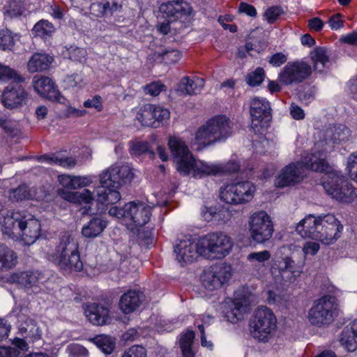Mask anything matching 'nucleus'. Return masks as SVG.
Instances as JSON below:
<instances>
[{
  "instance_id": "nucleus-1",
  "label": "nucleus",
  "mask_w": 357,
  "mask_h": 357,
  "mask_svg": "<svg viewBox=\"0 0 357 357\" xmlns=\"http://www.w3.org/2000/svg\"><path fill=\"white\" fill-rule=\"evenodd\" d=\"M343 225L332 214L317 217L310 214L296 227L302 237L319 241L326 245L335 242L340 237Z\"/></svg>"
},
{
  "instance_id": "nucleus-2",
  "label": "nucleus",
  "mask_w": 357,
  "mask_h": 357,
  "mask_svg": "<svg viewBox=\"0 0 357 357\" xmlns=\"http://www.w3.org/2000/svg\"><path fill=\"white\" fill-rule=\"evenodd\" d=\"M328 168L323 153L320 152L307 155L301 162L291 163L284 167L275 180L278 188L294 185L303 181L306 176L307 169L317 172H324Z\"/></svg>"
},
{
  "instance_id": "nucleus-3",
  "label": "nucleus",
  "mask_w": 357,
  "mask_h": 357,
  "mask_svg": "<svg viewBox=\"0 0 357 357\" xmlns=\"http://www.w3.org/2000/svg\"><path fill=\"white\" fill-rule=\"evenodd\" d=\"M231 122L224 115H217L208 119L196 132L193 146L202 150L215 143L225 141L231 135Z\"/></svg>"
},
{
  "instance_id": "nucleus-4",
  "label": "nucleus",
  "mask_w": 357,
  "mask_h": 357,
  "mask_svg": "<svg viewBox=\"0 0 357 357\" xmlns=\"http://www.w3.org/2000/svg\"><path fill=\"white\" fill-rule=\"evenodd\" d=\"M78 248L77 241L66 232L60 237L55 250L48 255L47 259L63 271H79L83 264Z\"/></svg>"
},
{
  "instance_id": "nucleus-5",
  "label": "nucleus",
  "mask_w": 357,
  "mask_h": 357,
  "mask_svg": "<svg viewBox=\"0 0 357 357\" xmlns=\"http://www.w3.org/2000/svg\"><path fill=\"white\" fill-rule=\"evenodd\" d=\"M328 168L323 177L322 185L326 192L337 201L349 204L357 199V189L339 172Z\"/></svg>"
},
{
  "instance_id": "nucleus-6",
  "label": "nucleus",
  "mask_w": 357,
  "mask_h": 357,
  "mask_svg": "<svg viewBox=\"0 0 357 357\" xmlns=\"http://www.w3.org/2000/svg\"><path fill=\"white\" fill-rule=\"evenodd\" d=\"M277 327V319L271 310L265 306L255 310L250 320L251 335L260 342H268Z\"/></svg>"
},
{
  "instance_id": "nucleus-7",
  "label": "nucleus",
  "mask_w": 357,
  "mask_h": 357,
  "mask_svg": "<svg viewBox=\"0 0 357 357\" xmlns=\"http://www.w3.org/2000/svg\"><path fill=\"white\" fill-rule=\"evenodd\" d=\"M337 299L325 295L318 299L308 312L307 318L313 326L321 327L332 323L337 314Z\"/></svg>"
},
{
  "instance_id": "nucleus-8",
  "label": "nucleus",
  "mask_w": 357,
  "mask_h": 357,
  "mask_svg": "<svg viewBox=\"0 0 357 357\" xmlns=\"http://www.w3.org/2000/svg\"><path fill=\"white\" fill-rule=\"evenodd\" d=\"M169 148L176 162L177 170L183 175L192 174L195 178H198L195 165L197 162H203L200 160H196L190 153L188 146L181 139L171 137L169 139Z\"/></svg>"
},
{
  "instance_id": "nucleus-9",
  "label": "nucleus",
  "mask_w": 357,
  "mask_h": 357,
  "mask_svg": "<svg viewBox=\"0 0 357 357\" xmlns=\"http://www.w3.org/2000/svg\"><path fill=\"white\" fill-rule=\"evenodd\" d=\"M255 190V186L250 181H241L222 186L219 196L221 201L226 204H244L253 199Z\"/></svg>"
},
{
  "instance_id": "nucleus-10",
  "label": "nucleus",
  "mask_w": 357,
  "mask_h": 357,
  "mask_svg": "<svg viewBox=\"0 0 357 357\" xmlns=\"http://www.w3.org/2000/svg\"><path fill=\"white\" fill-rule=\"evenodd\" d=\"M151 208L142 202H130L123 208L113 206L109 214L118 218H130L137 227H142L150 220Z\"/></svg>"
},
{
  "instance_id": "nucleus-11",
  "label": "nucleus",
  "mask_w": 357,
  "mask_h": 357,
  "mask_svg": "<svg viewBox=\"0 0 357 357\" xmlns=\"http://www.w3.org/2000/svg\"><path fill=\"white\" fill-rule=\"evenodd\" d=\"M204 256L214 255V258L221 259L229 255L233 243L231 238L222 233H211L200 239Z\"/></svg>"
},
{
  "instance_id": "nucleus-12",
  "label": "nucleus",
  "mask_w": 357,
  "mask_h": 357,
  "mask_svg": "<svg viewBox=\"0 0 357 357\" xmlns=\"http://www.w3.org/2000/svg\"><path fill=\"white\" fill-rule=\"evenodd\" d=\"M249 231L252 238L258 243L268 241L273 233V224L271 217L264 211L252 214L248 221Z\"/></svg>"
},
{
  "instance_id": "nucleus-13",
  "label": "nucleus",
  "mask_w": 357,
  "mask_h": 357,
  "mask_svg": "<svg viewBox=\"0 0 357 357\" xmlns=\"http://www.w3.org/2000/svg\"><path fill=\"white\" fill-rule=\"evenodd\" d=\"M312 73L310 64L303 61L289 62L279 73V81L286 85L300 84L308 78Z\"/></svg>"
},
{
  "instance_id": "nucleus-14",
  "label": "nucleus",
  "mask_w": 357,
  "mask_h": 357,
  "mask_svg": "<svg viewBox=\"0 0 357 357\" xmlns=\"http://www.w3.org/2000/svg\"><path fill=\"white\" fill-rule=\"evenodd\" d=\"M250 112L252 116L250 128L255 134L261 133L271 119L269 102L264 98H254L250 102Z\"/></svg>"
},
{
  "instance_id": "nucleus-15",
  "label": "nucleus",
  "mask_w": 357,
  "mask_h": 357,
  "mask_svg": "<svg viewBox=\"0 0 357 357\" xmlns=\"http://www.w3.org/2000/svg\"><path fill=\"white\" fill-rule=\"evenodd\" d=\"M231 276V267L225 264H216L205 271L201 276L203 285L210 291L218 289Z\"/></svg>"
},
{
  "instance_id": "nucleus-16",
  "label": "nucleus",
  "mask_w": 357,
  "mask_h": 357,
  "mask_svg": "<svg viewBox=\"0 0 357 357\" xmlns=\"http://www.w3.org/2000/svg\"><path fill=\"white\" fill-rule=\"evenodd\" d=\"M100 183L105 186L120 188L123 183L130 182L134 177L132 169L128 165H113L100 174Z\"/></svg>"
},
{
  "instance_id": "nucleus-17",
  "label": "nucleus",
  "mask_w": 357,
  "mask_h": 357,
  "mask_svg": "<svg viewBox=\"0 0 357 357\" xmlns=\"http://www.w3.org/2000/svg\"><path fill=\"white\" fill-rule=\"evenodd\" d=\"M274 265L277 267L280 277L284 282H294L303 272L302 264L296 262L292 256L285 255L282 250L278 252Z\"/></svg>"
},
{
  "instance_id": "nucleus-18",
  "label": "nucleus",
  "mask_w": 357,
  "mask_h": 357,
  "mask_svg": "<svg viewBox=\"0 0 357 357\" xmlns=\"http://www.w3.org/2000/svg\"><path fill=\"white\" fill-rule=\"evenodd\" d=\"M200 240L197 242L190 239L181 240L179 243L174 247V252L176 255V259L183 266L187 263H192L199 255H203L201 250Z\"/></svg>"
},
{
  "instance_id": "nucleus-19",
  "label": "nucleus",
  "mask_w": 357,
  "mask_h": 357,
  "mask_svg": "<svg viewBox=\"0 0 357 357\" xmlns=\"http://www.w3.org/2000/svg\"><path fill=\"white\" fill-rule=\"evenodd\" d=\"M14 82L4 89L1 98L3 105L9 109L20 107L27 98V93L20 84L22 82Z\"/></svg>"
},
{
  "instance_id": "nucleus-20",
  "label": "nucleus",
  "mask_w": 357,
  "mask_h": 357,
  "mask_svg": "<svg viewBox=\"0 0 357 357\" xmlns=\"http://www.w3.org/2000/svg\"><path fill=\"white\" fill-rule=\"evenodd\" d=\"M250 294L244 290H238L234 293L233 307L227 312L229 321L236 323L243 319L244 314L250 311Z\"/></svg>"
},
{
  "instance_id": "nucleus-21",
  "label": "nucleus",
  "mask_w": 357,
  "mask_h": 357,
  "mask_svg": "<svg viewBox=\"0 0 357 357\" xmlns=\"http://www.w3.org/2000/svg\"><path fill=\"white\" fill-rule=\"evenodd\" d=\"M20 225L21 230L18 236L28 245L33 244L40 236L41 226L40 222L30 214L24 212Z\"/></svg>"
},
{
  "instance_id": "nucleus-22",
  "label": "nucleus",
  "mask_w": 357,
  "mask_h": 357,
  "mask_svg": "<svg viewBox=\"0 0 357 357\" xmlns=\"http://www.w3.org/2000/svg\"><path fill=\"white\" fill-rule=\"evenodd\" d=\"M160 12L169 21H176L190 14L192 8L183 0H173L160 5Z\"/></svg>"
},
{
  "instance_id": "nucleus-23",
  "label": "nucleus",
  "mask_w": 357,
  "mask_h": 357,
  "mask_svg": "<svg viewBox=\"0 0 357 357\" xmlns=\"http://www.w3.org/2000/svg\"><path fill=\"white\" fill-rule=\"evenodd\" d=\"M35 91L41 96L52 101L62 102L64 98L61 96L52 80L45 76H35L33 79Z\"/></svg>"
},
{
  "instance_id": "nucleus-24",
  "label": "nucleus",
  "mask_w": 357,
  "mask_h": 357,
  "mask_svg": "<svg viewBox=\"0 0 357 357\" xmlns=\"http://www.w3.org/2000/svg\"><path fill=\"white\" fill-rule=\"evenodd\" d=\"M198 178H202L205 176H216L224 173H234L239 170L240 167L235 161H229L226 165H208L206 162H197L195 165Z\"/></svg>"
},
{
  "instance_id": "nucleus-25",
  "label": "nucleus",
  "mask_w": 357,
  "mask_h": 357,
  "mask_svg": "<svg viewBox=\"0 0 357 357\" xmlns=\"http://www.w3.org/2000/svg\"><path fill=\"white\" fill-rule=\"evenodd\" d=\"M24 212L14 211L10 215H7L0 218V225L4 234L8 237H17L21 230L20 225L22 224V220Z\"/></svg>"
},
{
  "instance_id": "nucleus-26",
  "label": "nucleus",
  "mask_w": 357,
  "mask_h": 357,
  "mask_svg": "<svg viewBox=\"0 0 357 357\" xmlns=\"http://www.w3.org/2000/svg\"><path fill=\"white\" fill-rule=\"evenodd\" d=\"M85 314L91 324L97 326L108 324L112 321L109 309L101 304L93 303L88 305Z\"/></svg>"
},
{
  "instance_id": "nucleus-27",
  "label": "nucleus",
  "mask_w": 357,
  "mask_h": 357,
  "mask_svg": "<svg viewBox=\"0 0 357 357\" xmlns=\"http://www.w3.org/2000/svg\"><path fill=\"white\" fill-rule=\"evenodd\" d=\"M143 294L139 291L128 290L124 293L119 300V307L124 314L135 312L141 305Z\"/></svg>"
},
{
  "instance_id": "nucleus-28",
  "label": "nucleus",
  "mask_w": 357,
  "mask_h": 357,
  "mask_svg": "<svg viewBox=\"0 0 357 357\" xmlns=\"http://www.w3.org/2000/svg\"><path fill=\"white\" fill-rule=\"evenodd\" d=\"M204 86V80L202 78L184 77L178 84L177 91L184 95H196L201 92Z\"/></svg>"
},
{
  "instance_id": "nucleus-29",
  "label": "nucleus",
  "mask_w": 357,
  "mask_h": 357,
  "mask_svg": "<svg viewBox=\"0 0 357 357\" xmlns=\"http://www.w3.org/2000/svg\"><path fill=\"white\" fill-rule=\"evenodd\" d=\"M340 342L349 351L357 349V319L342 330Z\"/></svg>"
},
{
  "instance_id": "nucleus-30",
  "label": "nucleus",
  "mask_w": 357,
  "mask_h": 357,
  "mask_svg": "<svg viewBox=\"0 0 357 357\" xmlns=\"http://www.w3.org/2000/svg\"><path fill=\"white\" fill-rule=\"evenodd\" d=\"M310 58L313 64V69L318 73H323L330 63L328 50L324 47H316L310 53Z\"/></svg>"
},
{
  "instance_id": "nucleus-31",
  "label": "nucleus",
  "mask_w": 357,
  "mask_h": 357,
  "mask_svg": "<svg viewBox=\"0 0 357 357\" xmlns=\"http://www.w3.org/2000/svg\"><path fill=\"white\" fill-rule=\"evenodd\" d=\"M96 190V201L104 205L115 204L121 199L119 188L102 185Z\"/></svg>"
},
{
  "instance_id": "nucleus-32",
  "label": "nucleus",
  "mask_w": 357,
  "mask_h": 357,
  "mask_svg": "<svg viewBox=\"0 0 357 357\" xmlns=\"http://www.w3.org/2000/svg\"><path fill=\"white\" fill-rule=\"evenodd\" d=\"M53 61V58L47 54L35 53L27 63L29 73L42 72L47 70Z\"/></svg>"
},
{
  "instance_id": "nucleus-33",
  "label": "nucleus",
  "mask_w": 357,
  "mask_h": 357,
  "mask_svg": "<svg viewBox=\"0 0 357 357\" xmlns=\"http://www.w3.org/2000/svg\"><path fill=\"white\" fill-rule=\"evenodd\" d=\"M17 263L16 253L3 243H0V271L13 268Z\"/></svg>"
},
{
  "instance_id": "nucleus-34",
  "label": "nucleus",
  "mask_w": 357,
  "mask_h": 357,
  "mask_svg": "<svg viewBox=\"0 0 357 357\" xmlns=\"http://www.w3.org/2000/svg\"><path fill=\"white\" fill-rule=\"evenodd\" d=\"M107 227V222L102 218H93L82 229V234L86 238H95L100 234Z\"/></svg>"
},
{
  "instance_id": "nucleus-35",
  "label": "nucleus",
  "mask_w": 357,
  "mask_h": 357,
  "mask_svg": "<svg viewBox=\"0 0 357 357\" xmlns=\"http://www.w3.org/2000/svg\"><path fill=\"white\" fill-rule=\"evenodd\" d=\"M271 252L266 250L250 253L247 259L259 273H263L266 270L265 263L271 259Z\"/></svg>"
},
{
  "instance_id": "nucleus-36",
  "label": "nucleus",
  "mask_w": 357,
  "mask_h": 357,
  "mask_svg": "<svg viewBox=\"0 0 357 357\" xmlns=\"http://www.w3.org/2000/svg\"><path fill=\"white\" fill-rule=\"evenodd\" d=\"M40 160L68 169L74 167L77 162V160L73 157H63L58 154H52L51 156L47 155H42Z\"/></svg>"
},
{
  "instance_id": "nucleus-37",
  "label": "nucleus",
  "mask_w": 357,
  "mask_h": 357,
  "mask_svg": "<svg viewBox=\"0 0 357 357\" xmlns=\"http://www.w3.org/2000/svg\"><path fill=\"white\" fill-rule=\"evenodd\" d=\"M195 337V334L192 331H188L181 335L179 344L183 357H195V352L192 347Z\"/></svg>"
},
{
  "instance_id": "nucleus-38",
  "label": "nucleus",
  "mask_w": 357,
  "mask_h": 357,
  "mask_svg": "<svg viewBox=\"0 0 357 357\" xmlns=\"http://www.w3.org/2000/svg\"><path fill=\"white\" fill-rule=\"evenodd\" d=\"M153 105L146 104L141 107L137 112L135 119L143 126L152 127L155 121L153 120Z\"/></svg>"
},
{
  "instance_id": "nucleus-39",
  "label": "nucleus",
  "mask_w": 357,
  "mask_h": 357,
  "mask_svg": "<svg viewBox=\"0 0 357 357\" xmlns=\"http://www.w3.org/2000/svg\"><path fill=\"white\" fill-rule=\"evenodd\" d=\"M130 153L132 155L139 156L144 153H148L150 158L155 156L154 151L151 149L149 144L146 141L135 140L130 142Z\"/></svg>"
},
{
  "instance_id": "nucleus-40",
  "label": "nucleus",
  "mask_w": 357,
  "mask_h": 357,
  "mask_svg": "<svg viewBox=\"0 0 357 357\" xmlns=\"http://www.w3.org/2000/svg\"><path fill=\"white\" fill-rule=\"evenodd\" d=\"M38 275L36 273L24 271L14 275V280L24 287L35 286L38 282Z\"/></svg>"
},
{
  "instance_id": "nucleus-41",
  "label": "nucleus",
  "mask_w": 357,
  "mask_h": 357,
  "mask_svg": "<svg viewBox=\"0 0 357 357\" xmlns=\"http://www.w3.org/2000/svg\"><path fill=\"white\" fill-rule=\"evenodd\" d=\"M31 197L29 187L24 184L10 190L8 195L9 199L14 202L29 199Z\"/></svg>"
},
{
  "instance_id": "nucleus-42",
  "label": "nucleus",
  "mask_w": 357,
  "mask_h": 357,
  "mask_svg": "<svg viewBox=\"0 0 357 357\" xmlns=\"http://www.w3.org/2000/svg\"><path fill=\"white\" fill-rule=\"evenodd\" d=\"M154 111L153 112V118L155 121L152 128H158L164 121H167L170 116L169 111L160 106L153 105Z\"/></svg>"
},
{
  "instance_id": "nucleus-43",
  "label": "nucleus",
  "mask_w": 357,
  "mask_h": 357,
  "mask_svg": "<svg viewBox=\"0 0 357 357\" xmlns=\"http://www.w3.org/2000/svg\"><path fill=\"white\" fill-rule=\"evenodd\" d=\"M3 13L5 16L16 17L20 16L23 13L22 4L17 1H9L3 8Z\"/></svg>"
},
{
  "instance_id": "nucleus-44",
  "label": "nucleus",
  "mask_w": 357,
  "mask_h": 357,
  "mask_svg": "<svg viewBox=\"0 0 357 357\" xmlns=\"http://www.w3.org/2000/svg\"><path fill=\"white\" fill-rule=\"evenodd\" d=\"M33 31L36 35L40 37L50 36L54 31V27L52 23L47 20H40L33 26Z\"/></svg>"
},
{
  "instance_id": "nucleus-45",
  "label": "nucleus",
  "mask_w": 357,
  "mask_h": 357,
  "mask_svg": "<svg viewBox=\"0 0 357 357\" xmlns=\"http://www.w3.org/2000/svg\"><path fill=\"white\" fill-rule=\"evenodd\" d=\"M265 78V71L261 68H257L254 71L250 73L246 76V82L251 86L260 85Z\"/></svg>"
},
{
  "instance_id": "nucleus-46",
  "label": "nucleus",
  "mask_w": 357,
  "mask_h": 357,
  "mask_svg": "<svg viewBox=\"0 0 357 357\" xmlns=\"http://www.w3.org/2000/svg\"><path fill=\"white\" fill-rule=\"evenodd\" d=\"M0 79L17 82H24V79L14 69L0 63Z\"/></svg>"
},
{
  "instance_id": "nucleus-47",
  "label": "nucleus",
  "mask_w": 357,
  "mask_h": 357,
  "mask_svg": "<svg viewBox=\"0 0 357 357\" xmlns=\"http://www.w3.org/2000/svg\"><path fill=\"white\" fill-rule=\"evenodd\" d=\"M350 136V130L344 125H339L332 131V139L334 142L347 141Z\"/></svg>"
},
{
  "instance_id": "nucleus-48",
  "label": "nucleus",
  "mask_w": 357,
  "mask_h": 357,
  "mask_svg": "<svg viewBox=\"0 0 357 357\" xmlns=\"http://www.w3.org/2000/svg\"><path fill=\"white\" fill-rule=\"evenodd\" d=\"M14 46V39L12 33L8 29L0 31V49L2 50H11Z\"/></svg>"
},
{
  "instance_id": "nucleus-49",
  "label": "nucleus",
  "mask_w": 357,
  "mask_h": 357,
  "mask_svg": "<svg viewBox=\"0 0 357 357\" xmlns=\"http://www.w3.org/2000/svg\"><path fill=\"white\" fill-rule=\"evenodd\" d=\"M157 54L167 64L175 63L181 59V54L176 50H162Z\"/></svg>"
},
{
  "instance_id": "nucleus-50",
  "label": "nucleus",
  "mask_w": 357,
  "mask_h": 357,
  "mask_svg": "<svg viewBox=\"0 0 357 357\" xmlns=\"http://www.w3.org/2000/svg\"><path fill=\"white\" fill-rule=\"evenodd\" d=\"M283 13L284 12L281 7L271 6L266 10L264 17L268 23L273 24L276 22Z\"/></svg>"
},
{
  "instance_id": "nucleus-51",
  "label": "nucleus",
  "mask_w": 357,
  "mask_h": 357,
  "mask_svg": "<svg viewBox=\"0 0 357 357\" xmlns=\"http://www.w3.org/2000/svg\"><path fill=\"white\" fill-rule=\"evenodd\" d=\"M121 357H147V351L144 347L136 344L126 349Z\"/></svg>"
},
{
  "instance_id": "nucleus-52",
  "label": "nucleus",
  "mask_w": 357,
  "mask_h": 357,
  "mask_svg": "<svg viewBox=\"0 0 357 357\" xmlns=\"http://www.w3.org/2000/svg\"><path fill=\"white\" fill-rule=\"evenodd\" d=\"M266 47V43L264 41H251L247 42L245 47L247 52L252 56H255V53L259 54L263 51Z\"/></svg>"
},
{
  "instance_id": "nucleus-53",
  "label": "nucleus",
  "mask_w": 357,
  "mask_h": 357,
  "mask_svg": "<svg viewBox=\"0 0 357 357\" xmlns=\"http://www.w3.org/2000/svg\"><path fill=\"white\" fill-rule=\"evenodd\" d=\"M347 169L350 176L357 183V152L349 156L347 159Z\"/></svg>"
},
{
  "instance_id": "nucleus-54",
  "label": "nucleus",
  "mask_w": 357,
  "mask_h": 357,
  "mask_svg": "<svg viewBox=\"0 0 357 357\" xmlns=\"http://www.w3.org/2000/svg\"><path fill=\"white\" fill-rule=\"evenodd\" d=\"M144 91L152 96H158L165 89V86L161 82H153L144 86Z\"/></svg>"
},
{
  "instance_id": "nucleus-55",
  "label": "nucleus",
  "mask_w": 357,
  "mask_h": 357,
  "mask_svg": "<svg viewBox=\"0 0 357 357\" xmlns=\"http://www.w3.org/2000/svg\"><path fill=\"white\" fill-rule=\"evenodd\" d=\"M84 107L86 108H94L98 112H101L103 109L102 99L100 96L96 95L93 98L85 100Z\"/></svg>"
},
{
  "instance_id": "nucleus-56",
  "label": "nucleus",
  "mask_w": 357,
  "mask_h": 357,
  "mask_svg": "<svg viewBox=\"0 0 357 357\" xmlns=\"http://www.w3.org/2000/svg\"><path fill=\"white\" fill-rule=\"evenodd\" d=\"M86 55V51L80 47H71L69 50V58L70 59L82 62L85 60Z\"/></svg>"
},
{
  "instance_id": "nucleus-57",
  "label": "nucleus",
  "mask_w": 357,
  "mask_h": 357,
  "mask_svg": "<svg viewBox=\"0 0 357 357\" xmlns=\"http://www.w3.org/2000/svg\"><path fill=\"white\" fill-rule=\"evenodd\" d=\"M287 58L284 54L282 52H278L271 56L268 59V62L273 66L278 67L287 61Z\"/></svg>"
},
{
  "instance_id": "nucleus-58",
  "label": "nucleus",
  "mask_w": 357,
  "mask_h": 357,
  "mask_svg": "<svg viewBox=\"0 0 357 357\" xmlns=\"http://www.w3.org/2000/svg\"><path fill=\"white\" fill-rule=\"evenodd\" d=\"M98 344L105 354H111L114 349V343L109 342L107 337H100L98 340Z\"/></svg>"
},
{
  "instance_id": "nucleus-59",
  "label": "nucleus",
  "mask_w": 357,
  "mask_h": 357,
  "mask_svg": "<svg viewBox=\"0 0 357 357\" xmlns=\"http://www.w3.org/2000/svg\"><path fill=\"white\" fill-rule=\"evenodd\" d=\"M320 245L316 242H307L304 244L303 251L305 255H314L319 251Z\"/></svg>"
},
{
  "instance_id": "nucleus-60",
  "label": "nucleus",
  "mask_w": 357,
  "mask_h": 357,
  "mask_svg": "<svg viewBox=\"0 0 357 357\" xmlns=\"http://www.w3.org/2000/svg\"><path fill=\"white\" fill-rule=\"evenodd\" d=\"M89 183V178L82 176H72L70 189H76L87 185Z\"/></svg>"
},
{
  "instance_id": "nucleus-61",
  "label": "nucleus",
  "mask_w": 357,
  "mask_h": 357,
  "mask_svg": "<svg viewBox=\"0 0 357 357\" xmlns=\"http://www.w3.org/2000/svg\"><path fill=\"white\" fill-rule=\"evenodd\" d=\"M90 13L91 15L100 17L105 15L104 14V6L101 2L93 3L90 8Z\"/></svg>"
},
{
  "instance_id": "nucleus-62",
  "label": "nucleus",
  "mask_w": 357,
  "mask_h": 357,
  "mask_svg": "<svg viewBox=\"0 0 357 357\" xmlns=\"http://www.w3.org/2000/svg\"><path fill=\"white\" fill-rule=\"evenodd\" d=\"M238 11L247 14L250 17H255L257 15V10L255 8L246 3H241L238 7Z\"/></svg>"
},
{
  "instance_id": "nucleus-63",
  "label": "nucleus",
  "mask_w": 357,
  "mask_h": 357,
  "mask_svg": "<svg viewBox=\"0 0 357 357\" xmlns=\"http://www.w3.org/2000/svg\"><path fill=\"white\" fill-rule=\"evenodd\" d=\"M20 351L12 347H0V357H17Z\"/></svg>"
},
{
  "instance_id": "nucleus-64",
  "label": "nucleus",
  "mask_w": 357,
  "mask_h": 357,
  "mask_svg": "<svg viewBox=\"0 0 357 357\" xmlns=\"http://www.w3.org/2000/svg\"><path fill=\"white\" fill-rule=\"evenodd\" d=\"M340 41L349 45L357 44V31H354L347 35L343 36L340 38Z\"/></svg>"
}]
</instances>
